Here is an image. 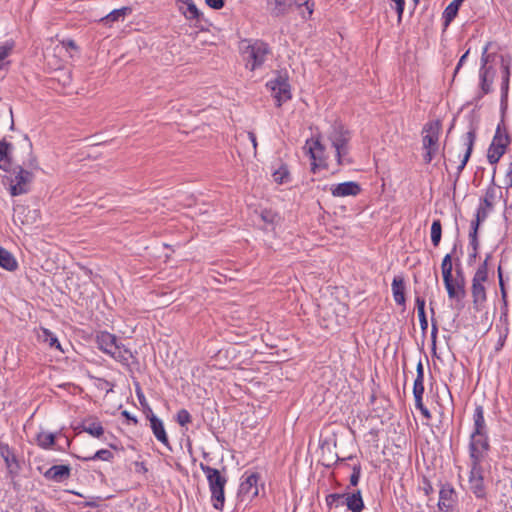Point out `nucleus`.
Returning <instances> with one entry per match:
<instances>
[{
    "instance_id": "obj_1",
    "label": "nucleus",
    "mask_w": 512,
    "mask_h": 512,
    "mask_svg": "<svg viewBox=\"0 0 512 512\" xmlns=\"http://www.w3.org/2000/svg\"><path fill=\"white\" fill-rule=\"evenodd\" d=\"M241 54L245 67L255 71L263 67L272 50L268 43L262 40H243L241 43Z\"/></svg>"
},
{
    "instance_id": "obj_2",
    "label": "nucleus",
    "mask_w": 512,
    "mask_h": 512,
    "mask_svg": "<svg viewBox=\"0 0 512 512\" xmlns=\"http://www.w3.org/2000/svg\"><path fill=\"white\" fill-rule=\"evenodd\" d=\"M328 140L334 149L335 158L339 166L352 164V158L349 155V142L351 135L341 123H334L328 131Z\"/></svg>"
},
{
    "instance_id": "obj_3",
    "label": "nucleus",
    "mask_w": 512,
    "mask_h": 512,
    "mask_svg": "<svg viewBox=\"0 0 512 512\" xmlns=\"http://www.w3.org/2000/svg\"><path fill=\"white\" fill-rule=\"evenodd\" d=\"M96 343L101 351L122 364L128 365L130 359L133 358L132 352L119 342L114 334L107 331L97 334Z\"/></svg>"
},
{
    "instance_id": "obj_4",
    "label": "nucleus",
    "mask_w": 512,
    "mask_h": 512,
    "mask_svg": "<svg viewBox=\"0 0 512 512\" xmlns=\"http://www.w3.org/2000/svg\"><path fill=\"white\" fill-rule=\"evenodd\" d=\"M199 466L206 475L213 507L222 511L225 503L224 488L227 484V477L218 469L212 468L204 463H200Z\"/></svg>"
},
{
    "instance_id": "obj_5",
    "label": "nucleus",
    "mask_w": 512,
    "mask_h": 512,
    "mask_svg": "<svg viewBox=\"0 0 512 512\" xmlns=\"http://www.w3.org/2000/svg\"><path fill=\"white\" fill-rule=\"evenodd\" d=\"M491 255L488 254L482 264L477 268L473 278L471 286V295L473 308L476 311H481L487 301L486 288L484 283L488 279V260Z\"/></svg>"
},
{
    "instance_id": "obj_6",
    "label": "nucleus",
    "mask_w": 512,
    "mask_h": 512,
    "mask_svg": "<svg viewBox=\"0 0 512 512\" xmlns=\"http://www.w3.org/2000/svg\"><path fill=\"white\" fill-rule=\"evenodd\" d=\"M475 140L476 132L474 129H471L463 136L462 146L459 149H453L449 152L450 156L447 161L450 165L457 163V160H459V164L457 165L455 172V182L459 179L472 154Z\"/></svg>"
},
{
    "instance_id": "obj_7",
    "label": "nucleus",
    "mask_w": 512,
    "mask_h": 512,
    "mask_svg": "<svg viewBox=\"0 0 512 512\" xmlns=\"http://www.w3.org/2000/svg\"><path fill=\"white\" fill-rule=\"evenodd\" d=\"M441 124L437 121H431L425 124L423 128L422 147L425 153L423 160L426 164L431 163L439 151V135Z\"/></svg>"
},
{
    "instance_id": "obj_8",
    "label": "nucleus",
    "mask_w": 512,
    "mask_h": 512,
    "mask_svg": "<svg viewBox=\"0 0 512 512\" xmlns=\"http://www.w3.org/2000/svg\"><path fill=\"white\" fill-rule=\"evenodd\" d=\"M510 144L509 134L504 126L503 121L498 124L495 135L487 151L488 162L495 165L504 155L508 145Z\"/></svg>"
},
{
    "instance_id": "obj_9",
    "label": "nucleus",
    "mask_w": 512,
    "mask_h": 512,
    "mask_svg": "<svg viewBox=\"0 0 512 512\" xmlns=\"http://www.w3.org/2000/svg\"><path fill=\"white\" fill-rule=\"evenodd\" d=\"M489 450L490 441L488 435H470L468 444L470 465H482Z\"/></svg>"
},
{
    "instance_id": "obj_10",
    "label": "nucleus",
    "mask_w": 512,
    "mask_h": 512,
    "mask_svg": "<svg viewBox=\"0 0 512 512\" xmlns=\"http://www.w3.org/2000/svg\"><path fill=\"white\" fill-rule=\"evenodd\" d=\"M266 86L271 90L277 106H281L291 98L290 84L286 75H278L275 79L268 81Z\"/></svg>"
},
{
    "instance_id": "obj_11",
    "label": "nucleus",
    "mask_w": 512,
    "mask_h": 512,
    "mask_svg": "<svg viewBox=\"0 0 512 512\" xmlns=\"http://www.w3.org/2000/svg\"><path fill=\"white\" fill-rule=\"evenodd\" d=\"M307 148V153L309 154L312 162H311V171L316 173L317 169L320 167H327L326 157H325V146L318 139H311L306 141V145L304 149Z\"/></svg>"
},
{
    "instance_id": "obj_12",
    "label": "nucleus",
    "mask_w": 512,
    "mask_h": 512,
    "mask_svg": "<svg viewBox=\"0 0 512 512\" xmlns=\"http://www.w3.org/2000/svg\"><path fill=\"white\" fill-rule=\"evenodd\" d=\"M469 488L477 499H485L487 496L484 484L482 465H470Z\"/></svg>"
},
{
    "instance_id": "obj_13",
    "label": "nucleus",
    "mask_w": 512,
    "mask_h": 512,
    "mask_svg": "<svg viewBox=\"0 0 512 512\" xmlns=\"http://www.w3.org/2000/svg\"><path fill=\"white\" fill-rule=\"evenodd\" d=\"M492 47V43L488 42L481 54V66L479 71H486L488 77L495 78L496 69L495 66L500 64L501 57H510L509 55L497 54L495 52H490Z\"/></svg>"
},
{
    "instance_id": "obj_14",
    "label": "nucleus",
    "mask_w": 512,
    "mask_h": 512,
    "mask_svg": "<svg viewBox=\"0 0 512 512\" xmlns=\"http://www.w3.org/2000/svg\"><path fill=\"white\" fill-rule=\"evenodd\" d=\"M500 67L502 74V82H501V110L504 112L507 109L508 105V93H509V83L511 76V58L510 57H501L500 58Z\"/></svg>"
},
{
    "instance_id": "obj_15",
    "label": "nucleus",
    "mask_w": 512,
    "mask_h": 512,
    "mask_svg": "<svg viewBox=\"0 0 512 512\" xmlns=\"http://www.w3.org/2000/svg\"><path fill=\"white\" fill-rule=\"evenodd\" d=\"M258 480L259 475L257 473H251L243 478L238 489V497L242 501L251 500L258 495Z\"/></svg>"
},
{
    "instance_id": "obj_16",
    "label": "nucleus",
    "mask_w": 512,
    "mask_h": 512,
    "mask_svg": "<svg viewBox=\"0 0 512 512\" xmlns=\"http://www.w3.org/2000/svg\"><path fill=\"white\" fill-rule=\"evenodd\" d=\"M329 190L333 197L344 198L349 196H358L361 193L362 188L358 182L347 181L343 183L332 184Z\"/></svg>"
},
{
    "instance_id": "obj_17",
    "label": "nucleus",
    "mask_w": 512,
    "mask_h": 512,
    "mask_svg": "<svg viewBox=\"0 0 512 512\" xmlns=\"http://www.w3.org/2000/svg\"><path fill=\"white\" fill-rule=\"evenodd\" d=\"M147 409H148V413L146 416L150 422V428L153 432V435L164 446L171 449L170 442H169L168 435L166 433L163 421L153 413V411L150 407H148Z\"/></svg>"
},
{
    "instance_id": "obj_18",
    "label": "nucleus",
    "mask_w": 512,
    "mask_h": 512,
    "mask_svg": "<svg viewBox=\"0 0 512 512\" xmlns=\"http://www.w3.org/2000/svg\"><path fill=\"white\" fill-rule=\"evenodd\" d=\"M32 180V173L23 169L22 167H18V171L15 174L14 184L10 187V194L12 196L22 195L28 192V184Z\"/></svg>"
},
{
    "instance_id": "obj_19",
    "label": "nucleus",
    "mask_w": 512,
    "mask_h": 512,
    "mask_svg": "<svg viewBox=\"0 0 512 512\" xmlns=\"http://www.w3.org/2000/svg\"><path fill=\"white\" fill-rule=\"evenodd\" d=\"M37 470L42 473L46 480L55 483H62L71 476V467L69 465H53L44 472H42L41 467H38Z\"/></svg>"
},
{
    "instance_id": "obj_20",
    "label": "nucleus",
    "mask_w": 512,
    "mask_h": 512,
    "mask_svg": "<svg viewBox=\"0 0 512 512\" xmlns=\"http://www.w3.org/2000/svg\"><path fill=\"white\" fill-rule=\"evenodd\" d=\"M0 456L4 460L8 472L10 474H16L20 469L19 462L10 446L2 441H0Z\"/></svg>"
},
{
    "instance_id": "obj_21",
    "label": "nucleus",
    "mask_w": 512,
    "mask_h": 512,
    "mask_svg": "<svg viewBox=\"0 0 512 512\" xmlns=\"http://www.w3.org/2000/svg\"><path fill=\"white\" fill-rule=\"evenodd\" d=\"M495 174L496 168L493 169V175L491 178V183L487 187L485 191V195L482 199L483 205L486 206L487 209H493L495 202L502 197V192L500 187L495 184Z\"/></svg>"
},
{
    "instance_id": "obj_22",
    "label": "nucleus",
    "mask_w": 512,
    "mask_h": 512,
    "mask_svg": "<svg viewBox=\"0 0 512 512\" xmlns=\"http://www.w3.org/2000/svg\"><path fill=\"white\" fill-rule=\"evenodd\" d=\"M470 435H488V427L484 418V408L476 405L473 413V429Z\"/></svg>"
},
{
    "instance_id": "obj_23",
    "label": "nucleus",
    "mask_w": 512,
    "mask_h": 512,
    "mask_svg": "<svg viewBox=\"0 0 512 512\" xmlns=\"http://www.w3.org/2000/svg\"><path fill=\"white\" fill-rule=\"evenodd\" d=\"M444 285L447 290L449 299L461 301L466 296L465 286L463 281H454V278L444 279Z\"/></svg>"
},
{
    "instance_id": "obj_24",
    "label": "nucleus",
    "mask_w": 512,
    "mask_h": 512,
    "mask_svg": "<svg viewBox=\"0 0 512 512\" xmlns=\"http://www.w3.org/2000/svg\"><path fill=\"white\" fill-rule=\"evenodd\" d=\"M455 490L451 484H443L439 492L438 507L442 511H448L455 501Z\"/></svg>"
},
{
    "instance_id": "obj_25",
    "label": "nucleus",
    "mask_w": 512,
    "mask_h": 512,
    "mask_svg": "<svg viewBox=\"0 0 512 512\" xmlns=\"http://www.w3.org/2000/svg\"><path fill=\"white\" fill-rule=\"evenodd\" d=\"M392 294L396 304L405 306V282L402 276H395L392 281Z\"/></svg>"
},
{
    "instance_id": "obj_26",
    "label": "nucleus",
    "mask_w": 512,
    "mask_h": 512,
    "mask_svg": "<svg viewBox=\"0 0 512 512\" xmlns=\"http://www.w3.org/2000/svg\"><path fill=\"white\" fill-rule=\"evenodd\" d=\"M344 503L351 512H361L364 509V502L360 490L345 494L343 504Z\"/></svg>"
},
{
    "instance_id": "obj_27",
    "label": "nucleus",
    "mask_w": 512,
    "mask_h": 512,
    "mask_svg": "<svg viewBox=\"0 0 512 512\" xmlns=\"http://www.w3.org/2000/svg\"><path fill=\"white\" fill-rule=\"evenodd\" d=\"M463 1L464 0H453L445 8L443 15H442L443 25L445 28H447L450 25V23L455 19Z\"/></svg>"
},
{
    "instance_id": "obj_28",
    "label": "nucleus",
    "mask_w": 512,
    "mask_h": 512,
    "mask_svg": "<svg viewBox=\"0 0 512 512\" xmlns=\"http://www.w3.org/2000/svg\"><path fill=\"white\" fill-rule=\"evenodd\" d=\"M0 267L8 271H14L18 267L17 260L8 250L0 246Z\"/></svg>"
},
{
    "instance_id": "obj_29",
    "label": "nucleus",
    "mask_w": 512,
    "mask_h": 512,
    "mask_svg": "<svg viewBox=\"0 0 512 512\" xmlns=\"http://www.w3.org/2000/svg\"><path fill=\"white\" fill-rule=\"evenodd\" d=\"M35 440L39 447L48 450L55 444L56 435L51 432L41 431L36 435Z\"/></svg>"
},
{
    "instance_id": "obj_30",
    "label": "nucleus",
    "mask_w": 512,
    "mask_h": 512,
    "mask_svg": "<svg viewBox=\"0 0 512 512\" xmlns=\"http://www.w3.org/2000/svg\"><path fill=\"white\" fill-rule=\"evenodd\" d=\"M12 148V145L5 140H0V169L4 171H8L11 166V161L9 158V150Z\"/></svg>"
},
{
    "instance_id": "obj_31",
    "label": "nucleus",
    "mask_w": 512,
    "mask_h": 512,
    "mask_svg": "<svg viewBox=\"0 0 512 512\" xmlns=\"http://www.w3.org/2000/svg\"><path fill=\"white\" fill-rule=\"evenodd\" d=\"M78 459L82 461H94L101 460L106 462H112L114 459V454L108 449H100L96 451L93 455L88 456H77Z\"/></svg>"
},
{
    "instance_id": "obj_32",
    "label": "nucleus",
    "mask_w": 512,
    "mask_h": 512,
    "mask_svg": "<svg viewBox=\"0 0 512 512\" xmlns=\"http://www.w3.org/2000/svg\"><path fill=\"white\" fill-rule=\"evenodd\" d=\"M267 4L274 16H280L287 12V8L291 5V0H267Z\"/></svg>"
},
{
    "instance_id": "obj_33",
    "label": "nucleus",
    "mask_w": 512,
    "mask_h": 512,
    "mask_svg": "<svg viewBox=\"0 0 512 512\" xmlns=\"http://www.w3.org/2000/svg\"><path fill=\"white\" fill-rule=\"evenodd\" d=\"M82 430L96 438H100L104 434V428L99 421H85Z\"/></svg>"
},
{
    "instance_id": "obj_34",
    "label": "nucleus",
    "mask_w": 512,
    "mask_h": 512,
    "mask_svg": "<svg viewBox=\"0 0 512 512\" xmlns=\"http://www.w3.org/2000/svg\"><path fill=\"white\" fill-rule=\"evenodd\" d=\"M479 80H480L479 85H480L481 92H480L478 98H481L484 95L489 94L493 91L492 85H493L494 78L488 77L486 71H479Z\"/></svg>"
},
{
    "instance_id": "obj_35",
    "label": "nucleus",
    "mask_w": 512,
    "mask_h": 512,
    "mask_svg": "<svg viewBox=\"0 0 512 512\" xmlns=\"http://www.w3.org/2000/svg\"><path fill=\"white\" fill-rule=\"evenodd\" d=\"M457 245L455 244L452 250V253L446 254L442 260L441 263V272L442 277L444 279L452 278V270H453V263H452V254L456 251Z\"/></svg>"
},
{
    "instance_id": "obj_36",
    "label": "nucleus",
    "mask_w": 512,
    "mask_h": 512,
    "mask_svg": "<svg viewBox=\"0 0 512 512\" xmlns=\"http://www.w3.org/2000/svg\"><path fill=\"white\" fill-rule=\"evenodd\" d=\"M38 337L43 342L47 343L50 347H55L59 350H62L58 338L49 329L41 328V333H39Z\"/></svg>"
},
{
    "instance_id": "obj_37",
    "label": "nucleus",
    "mask_w": 512,
    "mask_h": 512,
    "mask_svg": "<svg viewBox=\"0 0 512 512\" xmlns=\"http://www.w3.org/2000/svg\"><path fill=\"white\" fill-rule=\"evenodd\" d=\"M293 3L298 7L304 19L311 17L314 10V3L312 0H293Z\"/></svg>"
},
{
    "instance_id": "obj_38",
    "label": "nucleus",
    "mask_w": 512,
    "mask_h": 512,
    "mask_svg": "<svg viewBox=\"0 0 512 512\" xmlns=\"http://www.w3.org/2000/svg\"><path fill=\"white\" fill-rule=\"evenodd\" d=\"M128 12H130V8H128V7L115 9V10L111 11L108 15L103 17L101 20L105 23H112V22L118 21L120 19H124V17L127 15Z\"/></svg>"
},
{
    "instance_id": "obj_39",
    "label": "nucleus",
    "mask_w": 512,
    "mask_h": 512,
    "mask_svg": "<svg viewBox=\"0 0 512 512\" xmlns=\"http://www.w3.org/2000/svg\"><path fill=\"white\" fill-rule=\"evenodd\" d=\"M442 237V225L439 219L432 222L431 225V242L434 247H437Z\"/></svg>"
},
{
    "instance_id": "obj_40",
    "label": "nucleus",
    "mask_w": 512,
    "mask_h": 512,
    "mask_svg": "<svg viewBox=\"0 0 512 512\" xmlns=\"http://www.w3.org/2000/svg\"><path fill=\"white\" fill-rule=\"evenodd\" d=\"M14 49L13 41H6L0 46V70L5 66V59L11 54Z\"/></svg>"
},
{
    "instance_id": "obj_41",
    "label": "nucleus",
    "mask_w": 512,
    "mask_h": 512,
    "mask_svg": "<svg viewBox=\"0 0 512 512\" xmlns=\"http://www.w3.org/2000/svg\"><path fill=\"white\" fill-rule=\"evenodd\" d=\"M478 229L477 223H471V229L469 232V242L473 250L477 251L479 247L478 241Z\"/></svg>"
},
{
    "instance_id": "obj_42",
    "label": "nucleus",
    "mask_w": 512,
    "mask_h": 512,
    "mask_svg": "<svg viewBox=\"0 0 512 512\" xmlns=\"http://www.w3.org/2000/svg\"><path fill=\"white\" fill-rule=\"evenodd\" d=\"M176 421L177 423L184 427L186 426L187 424L191 423L192 421V416L191 414L189 413L188 410L186 409H180L178 412H177V415H176Z\"/></svg>"
},
{
    "instance_id": "obj_43",
    "label": "nucleus",
    "mask_w": 512,
    "mask_h": 512,
    "mask_svg": "<svg viewBox=\"0 0 512 512\" xmlns=\"http://www.w3.org/2000/svg\"><path fill=\"white\" fill-rule=\"evenodd\" d=\"M497 272H498V279H499V287H500V292H501V298H502L504 306H507V291H506L505 284H504V279H503V273H502L501 266H498Z\"/></svg>"
},
{
    "instance_id": "obj_44",
    "label": "nucleus",
    "mask_w": 512,
    "mask_h": 512,
    "mask_svg": "<svg viewBox=\"0 0 512 512\" xmlns=\"http://www.w3.org/2000/svg\"><path fill=\"white\" fill-rule=\"evenodd\" d=\"M273 177L277 183L282 184L288 181L289 172L286 167H281L280 169L274 172Z\"/></svg>"
},
{
    "instance_id": "obj_45",
    "label": "nucleus",
    "mask_w": 512,
    "mask_h": 512,
    "mask_svg": "<svg viewBox=\"0 0 512 512\" xmlns=\"http://www.w3.org/2000/svg\"><path fill=\"white\" fill-rule=\"evenodd\" d=\"M491 210L492 209H487L485 205H480L479 208L477 209L476 218L471 223H477V226L479 227L480 223L485 221L489 211Z\"/></svg>"
},
{
    "instance_id": "obj_46",
    "label": "nucleus",
    "mask_w": 512,
    "mask_h": 512,
    "mask_svg": "<svg viewBox=\"0 0 512 512\" xmlns=\"http://www.w3.org/2000/svg\"><path fill=\"white\" fill-rule=\"evenodd\" d=\"M345 494H329L326 496V504L330 507L332 506H338L340 501L343 504Z\"/></svg>"
},
{
    "instance_id": "obj_47",
    "label": "nucleus",
    "mask_w": 512,
    "mask_h": 512,
    "mask_svg": "<svg viewBox=\"0 0 512 512\" xmlns=\"http://www.w3.org/2000/svg\"><path fill=\"white\" fill-rule=\"evenodd\" d=\"M360 476H361V465L358 463V464L353 465V467H352V474L350 476V484L352 486H357L359 483Z\"/></svg>"
},
{
    "instance_id": "obj_48",
    "label": "nucleus",
    "mask_w": 512,
    "mask_h": 512,
    "mask_svg": "<svg viewBox=\"0 0 512 512\" xmlns=\"http://www.w3.org/2000/svg\"><path fill=\"white\" fill-rule=\"evenodd\" d=\"M184 15L186 16V18H189V19H197L199 16V11H198L196 5L192 2L188 3L187 9L184 12Z\"/></svg>"
},
{
    "instance_id": "obj_49",
    "label": "nucleus",
    "mask_w": 512,
    "mask_h": 512,
    "mask_svg": "<svg viewBox=\"0 0 512 512\" xmlns=\"http://www.w3.org/2000/svg\"><path fill=\"white\" fill-rule=\"evenodd\" d=\"M424 394V380L415 379L413 384V395L423 396Z\"/></svg>"
},
{
    "instance_id": "obj_50",
    "label": "nucleus",
    "mask_w": 512,
    "mask_h": 512,
    "mask_svg": "<svg viewBox=\"0 0 512 512\" xmlns=\"http://www.w3.org/2000/svg\"><path fill=\"white\" fill-rule=\"evenodd\" d=\"M277 215L270 210H263L261 212V219L267 224H273Z\"/></svg>"
},
{
    "instance_id": "obj_51",
    "label": "nucleus",
    "mask_w": 512,
    "mask_h": 512,
    "mask_svg": "<svg viewBox=\"0 0 512 512\" xmlns=\"http://www.w3.org/2000/svg\"><path fill=\"white\" fill-rule=\"evenodd\" d=\"M415 303H416L417 313L425 312V299L423 297L416 296Z\"/></svg>"
},
{
    "instance_id": "obj_52",
    "label": "nucleus",
    "mask_w": 512,
    "mask_h": 512,
    "mask_svg": "<svg viewBox=\"0 0 512 512\" xmlns=\"http://www.w3.org/2000/svg\"><path fill=\"white\" fill-rule=\"evenodd\" d=\"M418 318H419L421 330L423 332H426V330L428 329V321L426 318V313L425 312L418 313Z\"/></svg>"
},
{
    "instance_id": "obj_53",
    "label": "nucleus",
    "mask_w": 512,
    "mask_h": 512,
    "mask_svg": "<svg viewBox=\"0 0 512 512\" xmlns=\"http://www.w3.org/2000/svg\"><path fill=\"white\" fill-rule=\"evenodd\" d=\"M206 4L213 9H221L224 6V0H205Z\"/></svg>"
},
{
    "instance_id": "obj_54",
    "label": "nucleus",
    "mask_w": 512,
    "mask_h": 512,
    "mask_svg": "<svg viewBox=\"0 0 512 512\" xmlns=\"http://www.w3.org/2000/svg\"><path fill=\"white\" fill-rule=\"evenodd\" d=\"M416 379L424 380V368L421 361H419L417 364Z\"/></svg>"
},
{
    "instance_id": "obj_55",
    "label": "nucleus",
    "mask_w": 512,
    "mask_h": 512,
    "mask_svg": "<svg viewBox=\"0 0 512 512\" xmlns=\"http://www.w3.org/2000/svg\"><path fill=\"white\" fill-rule=\"evenodd\" d=\"M454 281H463L465 283L464 273L460 265L456 264V277Z\"/></svg>"
},
{
    "instance_id": "obj_56",
    "label": "nucleus",
    "mask_w": 512,
    "mask_h": 512,
    "mask_svg": "<svg viewBox=\"0 0 512 512\" xmlns=\"http://www.w3.org/2000/svg\"><path fill=\"white\" fill-rule=\"evenodd\" d=\"M122 416L125 417L127 420L131 421L133 424H137L138 420L135 416H133L129 411L124 410L122 411Z\"/></svg>"
},
{
    "instance_id": "obj_57",
    "label": "nucleus",
    "mask_w": 512,
    "mask_h": 512,
    "mask_svg": "<svg viewBox=\"0 0 512 512\" xmlns=\"http://www.w3.org/2000/svg\"><path fill=\"white\" fill-rule=\"evenodd\" d=\"M437 333H438L437 323L432 318L431 338H432V341H433L434 344H435V340H436V337H437Z\"/></svg>"
},
{
    "instance_id": "obj_58",
    "label": "nucleus",
    "mask_w": 512,
    "mask_h": 512,
    "mask_svg": "<svg viewBox=\"0 0 512 512\" xmlns=\"http://www.w3.org/2000/svg\"><path fill=\"white\" fill-rule=\"evenodd\" d=\"M506 181L508 183V187H512V162L510 163L509 169L506 173Z\"/></svg>"
},
{
    "instance_id": "obj_59",
    "label": "nucleus",
    "mask_w": 512,
    "mask_h": 512,
    "mask_svg": "<svg viewBox=\"0 0 512 512\" xmlns=\"http://www.w3.org/2000/svg\"><path fill=\"white\" fill-rule=\"evenodd\" d=\"M468 54H469V50H467V51H466V52L461 56V58H460V60H459V62H458V64H457V66H456V68H455V73H457V72L459 71L460 67H461V66L463 65V63L465 62V60H466V58H467Z\"/></svg>"
},
{
    "instance_id": "obj_60",
    "label": "nucleus",
    "mask_w": 512,
    "mask_h": 512,
    "mask_svg": "<svg viewBox=\"0 0 512 512\" xmlns=\"http://www.w3.org/2000/svg\"><path fill=\"white\" fill-rule=\"evenodd\" d=\"M247 136H248V139L251 141L252 145H253V148L254 150L256 151V148H257V139H256V135L254 132H248L247 133Z\"/></svg>"
},
{
    "instance_id": "obj_61",
    "label": "nucleus",
    "mask_w": 512,
    "mask_h": 512,
    "mask_svg": "<svg viewBox=\"0 0 512 512\" xmlns=\"http://www.w3.org/2000/svg\"><path fill=\"white\" fill-rule=\"evenodd\" d=\"M414 399H415V406L417 409L420 410L425 407L423 404V396H415Z\"/></svg>"
},
{
    "instance_id": "obj_62",
    "label": "nucleus",
    "mask_w": 512,
    "mask_h": 512,
    "mask_svg": "<svg viewBox=\"0 0 512 512\" xmlns=\"http://www.w3.org/2000/svg\"><path fill=\"white\" fill-rule=\"evenodd\" d=\"M135 467L137 472H147V468L144 462H135Z\"/></svg>"
},
{
    "instance_id": "obj_63",
    "label": "nucleus",
    "mask_w": 512,
    "mask_h": 512,
    "mask_svg": "<svg viewBox=\"0 0 512 512\" xmlns=\"http://www.w3.org/2000/svg\"><path fill=\"white\" fill-rule=\"evenodd\" d=\"M424 485H425L424 486L425 494L429 495L430 493H432L433 487H432L431 483L429 481L425 480Z\"/></svg>"
},
{
    "instance_id": "obj_64",
    "label": "nucleus",
    "mask_w": 512,
    "mask_h": 512,
    "mask_svg": "<svg viewBox=\"0 0 512 512\" xmlns=\"http://www.w3.org/2000/svg\"><path fill=\"white\" fill-rule=\"evenodd\" d=\"M420 412L423 415V417H425L426 419H430L431 418V413H430V411L426 407L420 409Z\"/></svg>"
}]
</instances>
